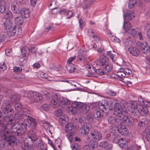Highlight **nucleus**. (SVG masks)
<instances>
[{
  "instance_id": "nucleus-19",
  "label": "nucleus",
  "mask_w": 150,
  "mask_h": 150,
  "mask_svg": "<svg viewBox=\"0 0 150 150\" xmlns=\"http://www.w3.org/2000/svg\"><path fill=\"white\" fill-rule=\"evenodd\" d=\"M99 65L102 67L108 64V60L107 58L104 55L101 56L99 59Z\"/></svg>"
},
{
  "instance_id": "nucleus-6",
  "label": "nucleus",
  "mask_w": 150,
  "mask_h": 150,
  "mask_svg": "<svg viewBox=\"0 0 150 150\" xmlns=\"http://www.w3.org/2000/svg\"><path fill=\"white\" fill-rule=\"evenodd\" d=\"M27 97L32 103L38 102L42 98L41 95L35 91L29 92L27 93Z\"/></svg>"
},
{
  "instance_id": "nucleus-33",
  "label": "nucleus",
  "mask_w": 150,
  "mask_h": 150,
  "mask_svg": "<svg viewBox=\"0 0 150 150\" xmlns=\"http://www.w3.org/2000/svg\"><path fill=\"white\" fill-rule=\"evenodd\" d=\"M14 22L17 25H21L23 23V17H17L14 20Z\"/></svg>"
},
{
  "instance_id": "nucleus-54",
  "label": "nucleus",
  "mask_w": 150,
  "mask_h": 150,
  "mask_svg": "<svg viewBox=\"0 0 150 150\" xmlns=\"http://www.w3.org/2000/svg\"><path fill=\"white\" fill-rule=\"evenodd\" d=\"M37 48L35 46L31 47L29 48V52L32 53H37Z\"/></svg>"
},
{
  "instance_id": "nucleus-4",
  "label": "nucleus",
  "mask_w": 150,
  "mask_h": 150,
  "mask_svg": "<svg viewBox=\"0 0 150 150\" xmlns=\"http://www.w3.org/2000/svg\"><path fill=\"white\" fill-rule=\"evenodd\" d=\"M89 109V107L87 105L82 103L75 102L72 103L71 106L67 108V110L69 112H71L73 114H75L77 111L86 113Z\"/></svg>"
},
{
  "instance_id": "nucleus-9",
  "label": "nucleus",
  "mask_w": 150,
  "mask_h": 150,
  "mask_svg": "<svg viewBox=\"0 0 150 150\" xmlns=\"http://www.w3.org/2000/svg\"><path fill=\"white\" fill-rule=\"evenodd\" d=\"M28 137L30 138L33 141H36L35 146H37L38 149H41L43 148V145L42 142V140L40 139L37 138L36 135L34 133H32L31 134H28Z\"/></svg>"
},
{
  "instance_id": "nucleus-45",
  "label": "nucleus",
  "mask_w": 150,
  "mask_h": 150,
  "mask_svg": "<svg viewBox=\"0 0 150 150\" xmlns=\"http://www.w3.org/2000/svg\"><path fill=\"white\" fill-rule=\"evenodd\" d=\"M76 56L75 55L73 57L69 58L67 60L66 65H73L72 64V62L76 59Z\"/></svg>"
},
{
  "instance_id": "nucleus-47",
  "label": "nucleus",
  "mask_w": 150,
  "mask_h": 150,
  "mask_svg": "<svg viewBox=\"0 0 150 150\" xmlns=\"http://www.w3.org/2000/svg\"><path fill=\"white\" fill-rule=\"evenodd\" d=\"M11 8L14 13L17 14L20 13V11L15 5H11Z\"/></svg>"
},
{
  "instance_id": "nucleus-10",
  "label": "nucleus",
  "mask_w": 150,
  "mask_h": 150,
  "mask_svg": "<svg viewBox=\"0 0 150 150\" xmlns=\"http://www.w3.org/2000/svg\"><path fill=\"white\" fill-rule=\"evenodd\" d=\"M115 117L111 116L109 117L108 119V123L112 125L117 127L121 124L120 115L116 114Z\"/></svg>"
},
{
  "instance_id": "nucleus-31",
  "label": "nucleus",
  "mask_w": 150,
  "mask_h": 150,
  "mask_svg": "<svg viewBox=\"0 0 150 150\" xmlns=\"http://www.w3.org/2000/svg\"><path fill=\"white\" fill-rule=\"evenodd\" d=\"M13 26L12 22L9 20H7L4 23V26L6 29H9Z\"/></svg>"
},
{
  "instance_id": "nucleus-1",
  "label": "nucleus",
  "mask_w": 150,
  "mask_h": 150,
  "mask_svg": "<svg viewBox=\"0 0 150 150\" xmlns=\"http://www.w3.org/2000/svg\"><path fill=\"white\" fill-rule=\"evenodd\" d=\"M4 122H6V129L5 131H1L0 136L2 139H5L8 144L13 146L16 145V137L11 134L17 136L23 135L28 128L31 126L33 129H36L38 125L36 120L29 117L26 119L21 124L13 123L14 120L11 117L4 116Z\"/></svg>"
},
{
  "instance_id": "nucleus-2",
  "label": "nucleus",
  "mask_w": 150,
  "mask_h": 150,
  "mask_svg": "<svg viewBox=\"0 0 150 150\" xmlns=\"http://www.w3.org/2000/svg\"><path fill=\"white\" fill-rule=\"evenodd\" d=\"M112 103L113 104L114 114L115 115H120V123L121 124H125L127 126H130L133 125V122L132 119H130L126 116L127 112L125 108L122 107V106L118 103L114 101Z\"/></svg>"
},
{
  "instance_id": "nucleus-56",
  "label": "nucleus",
  "mask_w": 150,
  "mask_h": 150,
  "mask_svg": "<svg viewBox=\"0 0 150 150\" xmlns=\"http://www.w3.org/2000/svg\"><path fill=\"white\" fill-rule=\"evenodd\" d=\"M7 67L4 63H0V71H4L6 69Z\"/></svg>"
},
{
  "instance_id": "nucleus-24",
  "label": "nucleus",
  "mask_w": 150,
  "mask_h": 150,
  "mask_svg": "<svg viewBox=\"0 0 150 150\" xmlns=\"http://www.w3.org/2000/svg\"><path fill=\"white\" fill-rule=\"evenodd\" d=\"M44 125L47 132L51 134V131L53 129L52 126L48 122H46Z\"/></svg>"
},
{
  "instance_id": "nucleus-7",
  "label": "nucleus",
  "mask_w": 150,
  "mask_h": 150,
  "mask_svg": "<svg viewBox=\"0 0 150 150\" xmlns=\"http://www.w3.org/2000/svg\"><path fill=\"white\" fill-rule=\"evenodd\" d=\"M88 51L87 50H79L78 52L77 60L78 62L81 63L86 62L87 60L86 56Z\"/></svg>"
},
{
  "instance_id": "nucleus-15",
  "label": "nucleus",
  "mask_w": 150,
  "mask_h": 150,
  "mask_svg": "<svg viewBox=\"0 0 150 150\" xmlns=\"http://www.w3.org/2000/svg\"><path fill=\"white\" fill-rule=\"evenodd\" d=\"M90 131L89 127L85 123L83 125H82L80 128L79 132L83 136L86 135L88 134Z\"/></svg>"
},
{
  "instance_id": "nucleus-35",
  "label": "nucleus",
  "mask_w": 150,
  "mask_h": 150,
  "mask_svg": "<svg viewBox=\"0 0 150 150\" xmlns=\"http://www.w3.org/2000/svg\"><path fill=\"white\" fill-rule=\"evenodd\" d=\"M66 68L70 73H72L74 72L75 67L74 65H66Z\"/></svg>"
},
{
  "instance_id": "nucleus-52",
  "label": "nucleus",
  "mask_w": 150,
  "mask_h": 150,
  "mask_svg": "<svg viewBox=\"0 0 150 150\" xmlns=\"http://www.w3.org/2000/svg\"><path fill=\"white\" fill-rule=\"evenodd\" d=\"M123 138H121L120 139V141L118 143L120 146L121 148H122L125 146V141H124Z\"/></svg>"
},
{
  "instance_id": "nucleus-62",
  "label": "nucleus",
  "mask_w": 150,
  "mask_h": 150,
  "mask_svg": "<svg viewBox=\"0 0 150 150\" xmlns=\"http://www.w3.org/2000/svg\"><path fill=\"white\" fill-rule=\"evenodd\" d=\"M22 150H34L33 146H24L22 148Z\"/></svg>"
},
{
  "instance_id": "nucleus-40",
  "label": "nucleus",
  "mask_w": 150,
  "mask_h": 150,
  "mask_svg": "<svg viewBox=\"0 0 150 150\" xmlns=\"http://www.w3.org/2000/svg\"><path fill=\"white\" fill-rule=\"evenodd\" d=\"M123 28L126 30H129L131 28V25L130 23L129 22H125L124 20L123 25Z\"/></svg>"
},
{
  "instance_id": "nucleus-29",
  "label": "nucleus",
  "mask_w": 150,
  "mask_h": 150,
  "mask_svg": "<svg viewBox=\"0 0 150 150\" xmlns=\"http://www.w3.org/2000/svg\"><path fill=\"white\" fill-rule=\"evenodd\" d=\"M33 142L30 138L28 137L25 141L24 146H32Z\"/></svg>"
},
{
  "instance_id": "nucleus-3",
  "label": "nucleus",
  "mask_w": 150,
  "mask_h": 150,
  "mask_svg": "<svg viewBox=\"0 0 150 150\" xmlns=\"http://www.w3.org/2000/svg\"><path fill=\"white\" fill-rule=\"evenodd\" d=\"M144 106H140V108H139V110L137 108V107L135 102L130 101L128 107V109L132 117L136 119L139 117L141 114L142 115H144L148 113V110L147 108Z\"/></svg>"
},
{
  "instance_id": "nucleus-39",
  "label": "nucleus",
  "mask_w": 150,
  "mask_h": 150,
  "mask_svg": "<svg viewBox=\"0 0 150 150\" xmlns=\"http://www.w3.org/2000/svg\"><path fill=\"white\" fill-rule=\"evenodd\" d=\"M96 0H85L84 2L85 5L86 7L87 8L91 5L94 3Z\"/></svg>"
},
{
  "instance_id": "nucleus-28",
  "label": "nucleus",
  "mask_w": 150,
  "mask_h": 150,
  "mask_svg": "<svg viewBox=\"0 0 150 150\" xmlns=\"http://www.w3.org/2000/svg\"><path fill=\"white\" fill-rule=\"evenodd\" d=\"M88 33L90 37H92L95 38L97 37V33L94 30L91 29L88 30Z\"/></svg>"
},
{
  "instance_id": "nucleus-64",
  "label": "nucleus",
  "mask_w": 150,
  "mask_h": 150,
  "mask_svg": "<svg viewBox=\"0 0 150 150\" xmlns=\"http://www.w3.org/2000/svg\"><path fill=\"white\" fill-rule=\"evenodd\" d=\"M125 73L127 74L128 75L131 74L132 73V71L129 69L125 68L124 69Z\"/></svg>"
},
{
  "instance_id": "nucleus-5",
  "label": "nucleus",
  "mask_w": 150,
  "mask_h": 150,
  "mask_svg": "<svg viewBox=\"0 0 150 150\" xmlns=\"http://www.w3.org/2000/svg\"><path fill=\"white\" fill-rule=\"evenodd\" d=\"M70 103V101L68 99L54 94L52 96L50 104L53 108H56L59 106L68 105Z\"/></svg>"
},
{
  "instance_id": "nucleus-53",
  "label": "nucleus",
  "mask_w": 150,
  "mask_h": 150,
  "mask_svg": "<svg viewBox=\"0 0 150 150\" xmlns=\"http://www.w3.org/2000/svg\"><path fill=\"white\" fill-rule=\"evenodd\" d=\"M50 108V105L47 104L43 105L41 108V109L43 110L47 111Z\"/></svg>"
},
{
  "instance_id": "nucleus-48",
  "label": "nucleus",
  "mask_w": 150,
  "mask_h": 150,
  "mask_svg": "<svg viewBox=\"0 0 150 150\" xmlns=\"http://www.w3.org/2000/svg\"><path fill=\"white\" fill-rule=\"evenodd\" d=\"M137 2L136 0H130L128 3L129 7V8H133Z\"/></svg>"
},
{
  "instance_id": "nucleus-20",
  "label": "nucleus",
  "mask_w": 150,
  "mask_h": 150,
  "mask_svg": "<svg viewBox=\"0 0 150 150\" xmlns=\"http://www.w3.org/2000/svg\"><path fill=\"white\" fill-rule=\"evenodd\" d=\"M20 13L22 17L26 18H28L30 15V11L28 9L23 8L20 11Z\"/></svg>"
},
{
  "instance_id": "nucleus-17",
  "label": "nucleus",
  "mask_w": 150,
  "mask_h": 150,
  "mask_svg": "<svg viewBox=\"0 0 150 150\" xmlns=\"http://www.w3.org/2000/svg\"><path fill=\"white\" fill-rule=\"evenodd\" d=\"M74 129V125L71 123H69L67 124V125L65 127V131L66 133H68L67 136L68 138V137L71 135H73L72 133V130Z\"/></svg>"
},
{
  "instance_id": "nucleus-21",
  "label": "nucleus",
  "mask_w": 150,
  "mask_h": 150,
  "mask_svg": "<svg viewBox=\"0 0 150 150\" xmlns=\"http://www.w3.org/2000/svg\"><path fill=\"white\" fill-rule=\"evenodd\" d=\"M123 124H120L117 126L118 128V131L122 135H125L128 133L127 129L125 127L122 125Z\"/></svg>"
},
{
  "instance_id": "nucleus-46",
  "label": "nucleus",
  "mask_w": 150,
  "mask_h": 150,
  "mask_svg": "<svg viewBox=\"0 0 150 150\" xmlns=\"http://www.w3.org/2000/svg\"><path fill=\"white\" fill-rule=\"evenodd\" d=\"M4 17L6 19H12L13 18L12 13L10 11H7L5 14Z\"/></svg>"
},
{
  "instance_id": "nucleus-38",
  "label": "nucleus",
  "mask_w": 150,
  "mask_h": 150,
  "mask_svg": "<svg viewBox=\"0 0 150 150\" xmlns=\"http://www.w3.org/2000/svg\"><path fill=\"white\" fill-rule=\"evenodd\" d=\"M11 100L13 101H17L19 100L21 98L20 96L17 94H14L10 97Z\"/></svg>"
},
{
  "instance_id": "nucleus-27",
  "label": "nucleus",
  "mask_w": 150,
  "mask_h": 150,
  "mask_svg": "<svg viewBox=\"0 0 150 150\" xmlns=\"http://www.w3.org/2000/svg\"><path fill=\"white\" fill-rule=\"evenodd\" d=\"M12 32L14 35H19L21 33V27L15 26L13 28Z\"/></svg>"
},
{
  "instance_id": "nucleus-63",
  "label": "nucleus",
  "mask_w": 150,
  "mask_h": 150,
  "mask_svg": "<svg viewBox=\"0 0 150 150\" xmlns=\"http://www.w3.org/2000/svg\"><path fill=\"white\" fill-rule=\"evenodd\" d=\"M127 32L133 36L135 35L136 33V30L134 29H132L130 30H129Z\"/></svg>"
},
{
  "instance_id": "nucleus-59",
  "label": "nucleus",
  "mask_w": 150,
  "mask_h": 150,
  "mask_svg": "<svg viewBox=\"0 0 150 150\" xmlns=\"http://www.w3.org/2000/svg\"><path fill=\"white\" fill-rule=\"evenodd\" d=\"M73 13L71 11H68L66 13L65 15L67 16V18H71L72 16Z\"/></svg>"
},
{
  "instance_id": "nucleus-42",
  "label": "nucleus",
  "mask_w": 150,
  "mask_h": 150,
  "mask_svg": "<svg viewBox=\"0 0 150 150\" xmlns=\"http://www.w3.org/2000/svg\"><path fill=\"white\" fill-rule=\"evenodd\" d=\"M6 129V126L3 124L2 120L0 119V135L1 131H5Z\"/></svg>"
},
{
  "instance_id": "nucleus-32",
  "label": "nucleus",
  "mask_w": 150,
  "mask_h": 150,
  "mask_svg": "<svg viewBox=\"0 0 150 150\" xmlns=\"http://www.w3.org/2000/svg\"><path fill=\"white\" fill-rule=\"evenodd\" d=\"M147 122V120L145 118L142 119L138 123V127H140V128H144Z\"/></svg>"
},
{
  "instance_id": "nucleus-60",
  "label": "nucleus",
  "mask_w": 150,
  "mask_h": 150,
  "mask_svg": "<svg viewBox=\"0 0 150 150\" xmlns=\"http://www.w3.org/2000/svg\"><path fill=\"white\" fill-rule=\"evenodd\" d=\"M96 73L100 75H103L105 74L103 70H102L101 69H97L96 71Z\"/></svg>"
},
{
  "instance_id": "nucleus-57",
  "label": "nucleus",
  "mask_w": 150,
  "mask_h": 150,
  "mask_svg": "<svg viewBox=\"0 0 150 150\" xmlns=\"http://www.w3.org/2000/svg\"><path fill=\"white\" fill-rule=\"evenodd\" d=\"M145 101H146L143 98H142L141 97H139L138 99V101L140 103V104L142 106H144V103H145Z\"/></svg>"
},
{
  "instance_id": "nucleus-11",
  "label": "nucleus",
  "mask_w": 150,
  "mask_h": 150,
  "mask_svg": "<svg viewBox=\"0 0 150 150\" xmlns=\"http://www.w3.org/2000/svg\"><path fill=\"white\" fill-rule=\"evenodd\" d=\"M90 134L93 139L97 141H100L102 139V134L96 129H93L91 130Z\"/></svg>"
},
{
  "instance_id": "nucleus-61",
  "label": "nucleus",
  "mask_w": 150,
  "mask_h": 150,
  "mask_svg": "<svg viewBox=\"0 0 150 150\" xmlns=\"http://www.w3.org/2000/svg\"><path fill=\"white\" fill-rule=\"evenodd\" d=\"M146 138L147 140L150 142V130L146 131Z\"/></svg>"
},
{
  "instance_id": "nucleus-50",
  "label": "nucleus",
  "mask_w": 150,
  "mask_h": 150,
  "mask_svg": "<svg viewBox=\"0 0 150 150\" xmlns=\"http://www.w3.org/2000/svg\"><path fill=\"white\" fill-rule=\"evenodd\" d=\"M106 93L108 95L111 96H115L117 95V93L111 90H108Z\"/></svg>"
},
{
  "instance_id": "nucleus-16",
  "label": "nucleus",
  "mask_w": 150,
  "mask_h": 150,
  "mask_svg": "<svg viewBox=\"0 0 150 150\" xmlns=\"http://www.w3.org/2000/svg\"><path fill=\"white\" fill-rule=\"evenodd\" d=\"M97 103L98 108L102 111L106 110L108 108V103L105 100H102Z\"/></svg>"
},
{
  "instance_id": "nucleus-26",
  "label": "nucleus",
  "mask_w": 150,
  "mask_h": 150,
  "mask_svg": "<svg viewBox=\"0 0 150 150\" xmlns=\"http://www.w3.org/2000/svg\"><path fill=\"white\" fill-rule=\"evenodd\" d=\"M103 112L100 111H96L94 112V118L97 120H100L103 117Z\"/></svg>"
},
{
  "instance_id": "nucleus-41",
  "label": "nucleus",
  "mask_w": 150,
  "mask_h": 150,
  "mask_svg": "<svg viewBox=\"0 0 150 150\" xmlns=\"http://www.w3.org/2000/svg\"><path fill=\"white\" fill-rule=\"evenodd\" d=\"M121 39L123 40L124 45L126 48H127V47L130 46L131 45V42L129 39L127 38L125 39H122V38H121Z\"/></svg>"
},
{
  "instance_id": "nucleus-43",
  "label": "nucleus",
  "mask_w": 150,
  "mask_h": 150,
  "mask_svg": "<svg viewBox=\"0 0 150 150\" xmlns=\"http://www.w3.org/2000/svg\"><path fill=\"white\" fill-rule=\"evenodd\" d=\"M15 108L17 111H20L22 109L23 106L20 103H17L15 105Z\"/></svg>"
},
{
  "instance_id": "nucleus-44",
  "label": "nucleus",
  "mask_w": 150,
  "mask_h": 150,
  "mask_svg": "<svg viewBox=\"0 0 150 150\" xmlns=\"http://www.w3.org/2000/svg\"><path fill=\"white\" fill-rule=\"evenodd\" d=\"M42 97L46 98L47 99L49 98L50 96V94L48 92L45 90H42Z\"/></svg>"
},
{
  "instance_id": "nucleus-14",
  "label": "nucleus",
  "mask_w": 150,
  "mask_h": 150,
  "mask_svg": "<svg viewBox=\"0 0 150 150\" xmlns=\"http://www.w3.org/2000/svg\"><path fill=\"white\" fill-rule=\"evenodd\" d=\"M99 147L105 150H112V145L106 141H102L99 144Z\"/></svg>"
},
{
  "instance_id": "nucleus-34",
  "label": "nucleus",
  "mask_w": 150,
  "mask_h": 150,
  "mask_svg": "<svg viewBox=\"0 0 150 150\" xmlns=\"http://www.w3.org/2000/svg\"><path fill=\"white\" fill-rule=\"evenodd\" d=\"M68 139L69 141L71 142H72L74 141L80 142L81 140L80 138H78L77 137H75L74 136V134L72 135H70L68 137Z\"/></svg>"
},
{
  "instance_id": "nucleus-12",
  "label": "nucleus",
  "mask_w": 150,
  "mask_h": 150,
  "mask_svg": "<svg viewBox=\"0 0 150 150\" xmlns=\"http://www.w3.org/2000/svg\"><path fill=\"white\" fill-rule=\"evenodd\" d=\"M5 116L6 117L7 116ZM7 116L8 117H11V118H12V119H13V120H14H14L13 119L12 117H11V116ZM29 117H31L33 118L32 117L30 116H28L27 117L26 115H25L24 114H23L21 112H20V111H18V112L16 113L15 114V116H14V118L16 120L21 119H23V118H24L25 117H26V118H25V119L23 121V122L21 123H20V124H18H18L19 125H21L24 121V120L25 119H27ZM33 119H34V118H33ZM35 120H36L37 122V123H38L37 120H36V119H35ZM13 123L15 124V123H14V122H13ZM17 123L18 124V123Z\"/></svg>"
},
{
  "instance_id": "nucleus-36",
  "label": "nucleus",
  "mask_w": 150,
  "mask_h": 150,
  "mask_svg": "<svg viewBox=\"0 0 150 150\" xmlns=\"http://www.w3.org/2000/svg\"><path fill=\"white\" fill-rule=\"evenodd\" d=\"M107 55L110 58L112 62H114L116 60V57L115 55L112 54V51H108L107 52Z\"/></svg>"
},
{
  "instance_id": "nucleus-51",
  "label": "nucleus",
  "mask_w": 150,
  "mask_h": 150,
  "mask_svg": "<svg viewBox=\"0 0 150 150\" xmlns=\"http://www.w3.org/2000/svg\"><path fill=\"white\" fill-rule=\"evenodd\" d=\"M71 147L72 150H80L79 146L76 144H73L71 146Z\"/></svg>"
},
{
  "instance_id": "nucleus-30",
  "label": "nucleus",
  "mask_w": 150,
  "mask_h": 150,
  "mask_svg": "<svg viewBox=\"0 0 150 150\" xmlns=\"http://www.w3.org/2000/svg\"><path fill=\"white\" fill-rule=\"evenodd\" d=\"M21 52L23 57H26L29 53V48L27 47H23L22 48Z\"/></svg>"
},
{
  "instance_id": "nucleus-8",
  "label": "nucleus",
  "mask_w": 150,
  "mask_h": 150,
  "mask_svg": "<svg viewBox=\"0 0 150 150\" xmlns=\"http://www.w3.org/2000/svg\"><path fill=\"white\" fill-rule=\"evenodd\" d=\"M12 103L9 101L4 100L1 107L2 110L5 114L13 112V110L11 108Z\"/></svg>"
},
{
  "instance_id": "nucleus-23",
  "label": "nucleus",
  "mask_w": 150,
  "mask_h": 150,
  "mask_svg": "<svg viewBox=\"0 0 150 150\" xmlns=\"http://www.w3.org/2000/svg\"><path fill=\"white\" fill-rule=\"evenodd\" d=\"M68 118L67 116L65 115L63 116H61L59 118V123L62 125H64L67 123Z\"/></svg>"
},
{
  "instance_id": "nucleus-55",
  "label": "nucleus",
  "mask_w": 150,
  "mask_h": 150,
  "mask_svg": "<svg viewBox=\"0 0 150 150\" xmlns=\"http://www.w3.org/2000/svg\"><path fill=\"white\" fill-rule=\"evenodd\" d=\"M91 146L92 149H96L98 146V142L95 141H93L91 144Z\"/></svg>"
},
{
  "instance_id": "nucleus-49",
  "label": "nucleus",
  "mask_w": 150,
  "mask_h": 150,
  "mask_svg": "<svg viewBox=\"0 0 150 150\" xmlns=\"http://www.w3.org/2000/svg\"><path fill=\"white\" fill-rule=\"evenodd\" d=\"M125 18L128 20H130L134 17L133 14L130 13H127L125 16Z\"/></svg>"
},
{
  "instance_id": "nucleus-18",
  "label": "nucleus",
  "mask_w": 150,
  "mask_h": 150,
  "mask_svg": "<svg viewBox=\"0 0 150 150\" xmlns=\"http://www.w3.org/2000/svg\"><path fill=\"white\" fill-rule=\"evenodd\" d=\"M124 69L120 68L117 72L116 75L118 77V79L122 82H123V78L126 76V74L124 71Z\"/></svg>"
},
{
  "instance_id": "nucleus-37",
  "label": "nucleus",
  "mask_w": 150,
  "mask_h": 150,
  "mask_svg": "<svg viewBox=\"0 0 150 150\" xmlns=\"http://www.w3.org/2000/svg\"><path fill=\"white\" fill-rule=\"evenodd\" d=\"M102 67L105 74L110 71L112 69V67L108 64Z\"/></svg>"
},
{
  "instance_id": "nucleus-25",
  "label": "nucleus",
  "mask_w": 150,
  "mask_h": 150,
  "mask_svg": "<svg viewBox=\"0 0 150 150\" xmlns=\"http://www.w3.org/2000/svg\"><path fill=\"white\" fill-rule=\"evenodd\" d=\"M63 107H62L61 108L57 109L54 112L55 116L57 117H61V116H64L65 115L63 114Z\"/></svg>"
},
{
  "instance_id": "nucleus-22",
  "label": "nucleus",
  "mask_w": 150,
  "mask_h": 150,
  "mask_svg": "<svg viewBox=\"0 0 150 150\" xmlns=\"http://www.w3.org/2000/svg\"><path fill=\"white\" fill-rule=\"evenodd\" d=\"M128 50L130 53L133 56H136L139 54V50L135 47H130L128 48Z\"/></svg>"
},
{
  "instance_id": "nucleus-58",
  "label": "nucleus",
  "mask_w": 150,
  "mask_h": 150,
  "mask_svg": "<svg viewBox=\"0 0 150 150\" xmlns=\"http://www.w3.org/2000/svg\"><path fill=\"white\" fill-rule=\"evenodd\" d=\"M13 69L14 71L19 72H21L22 70V69L21 68L16 66L14 67Z\"/></svg>"
},
{
  "instance_id": "nucleus-13",
  "label": "nucleus",
  "mask_w": 150,
  "mask_h": 150,
  "mask_svg": "<svg viewBox=\"0 0 150 150\" xmlns=\"http://www.w3.org/2000/svg\"><path fill=\"white\" fill-rule=\"evenodd\" d=\"M137 46L144 53H147L149 47L147 45V43L144 42H139L137 43Z\"/></svg>"
}]
</instances>
